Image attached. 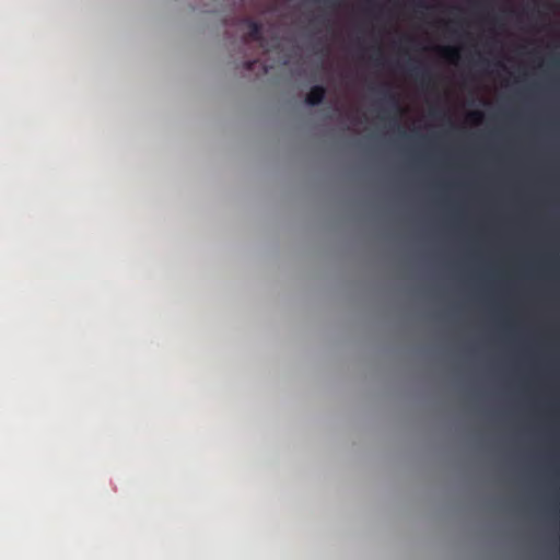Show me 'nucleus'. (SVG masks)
Wrapping results in <instances>:
<instances>
[{
  "label": "nucleus",
  "mask_w": 560,
  "mask_h": 560,
  "mask_svg": "<svg viewBox=\"0 0 560 560\" xmlns=\"http://www.w3.org/2000/svg\"><path fill=\"white\" fill-rule=\"evenodd\" d=\"M241 23L247 26V32L243 35L242 42L244 45L250 40L258 42L262 48H265V39L262 36V25L249 18H244Z\"/></svg>",
  "instance_id": "nucleus-1"
},
{
  "label": "nucleus",
  "mask_w": 560,
  "mask_h": 560,
  "mask_svg": "<svg viewBox=\"0 0 560 560\" xmlns=\"http://www.w3.org/2000/svg\"><path fill=\"white\" fill-rule=\"evenodd\" d=\"M326 95V89L323 85H314L305 97V103L310 106L319 105Z\"/></svg>",
  "instance_id": "nucleus-2"
},
{
  "label": "nucleus",
  "mask_w": 560,
  "mask_h": 560,
  "mask_svg": "<svg viewBox=\"0 0 560 560\" xmlns=\"http://www.w3.org/2000/svg\"><path fill=\"white\" fill-rule=\"evenodd\" d=\"M409 72L417 81L421 83L422 86H429L431 82V75L425 69L411 65L409 66Z\"/></svg>",
  "instance_id": "nucleus-3"
},
{
  "label": "nucleus",
  "mask_w": 560,
  "mask_h": 560,
  "mask_svg": "<svg viewBox=\"0 0 560 560\" xmlns=\"http://www.w3.org/2000/svg\"><path fill=\"white\" fill-rule=\"evenodd\" d=\"M441 56L447 61L455 63L459 59V50L456 47L445 46L440 49Z\"/></svg>",
  "instance_id": "nucleus-4"
},
{
  "label": "nucleus",
  "mask_w": 560,
  "mask_h": 560,
  "mask_svg": "<svg viewBox=\"0 0 560 560\" xmlns=\"http://www.w3.org/2000/svg\"><path fill=\"white\" fill-rule=\"evenodd\" d=\"M384 94H385V101L390 106V108L396 114L400 113L401 108H400L397 97L393 93H390L387 89L384 91Z\"/></svg>",
  "instance_id": "nucleus-5"
},
{
  "label": "nucleus",
  "mask_w": 560,
  "mask_h": 560,
  "mask_svg": "<svg viewBox=\"0 0 560 560\" xmlns=\"http://www.w3.org/2000/svg\"><path fill=\"white\" fill-rule=\"evenodd\" d=\"M260 63L258 59H255V60H247V61H244L243 62V67L245 70L247 71H253L255 66Z\"/></svg>",
  "instance_id": "nucleus-6"
},
{
  "label": "nucleus",
  "mask_w": 560,
  "mask_h": 560,
  "mask_svg": "<svg viewBox=\"0 0 560 560\" xmlns=\"http://www.w3.org/2000/svg\"><path fill=\"white\" fill-rule=\"evenodd\" d=\"M469 118H470L474 122L479 124V122L481 121V119H482V113H481V112H477V110H476V112H471V113L469 114Z\"/></svg>",
  "instance_id": "nucleus-7"
},
{
  "label": "nucleus",
  "mask_w": 560,
  "mask_h": 560,
  "mask_svg": "<svg viewBox=\"0 0 560 560\" xmlns=\"http://www.w3.org/2000/svg\"><path fill=\"white\" fill-rule=\"evenodd\" d=\"M555 254H556L555 247L551 245L545 247L542 250V255L548 258H552L555 256Z\"/></svg>",
  "instance_id": "nucleus-8"
},
{
  "label": "nucleus",
  "mask_w": 560,
  "mask_h": 560,
  "mask_svg": "<svg viewBox=\"0 0 560 560\" xmlns=\"http://www.w3.org/2000/svg\"><path fill=\"white\" fill-rule=\"evenodd\" d=\"M260 67H261V73L267 74L269 71V67L265 63H260Z\"/></svg>",
  "instance_id": "nucleus-9"
},
{
  "label": "nucleus",
  "mask_w": 560,
  "mask_h": 560,
  "mask_svg": "<svg viewBox=\"0 0 560 560\" xmlns=\"http://www.w3.org/2000/svg\"><path fill=\"white\" fill-rule=\"evenodd\" d=\"M417 7L419 8H427L425 3L423 1L417 2Z\"/></svg>",
  "instance_id": "nucleus-10"
},
{
  "label": "nucleus",
  "mask_w": 560,
  "mask_h": 560,
  "mask_svg": "<svg viewBox=\"0 0 560 560\" xmlns=\"http://www.w3.org/2000/svg\"><path fill=\"white\" fill-rule=\"evenodd\" d=\"M380 60H381V58H375V59H374V61H375L376 63H380Z\"/></svg>",
  "instance_id": "nucleus-11"
},
{
  "label": "nucleus",
  "mask_w": 560,
  "mask_h": 560,
  "mask_svg": "<svg viewBox=\"0 0 560 560\" xmlns=\"http://www.w3.org/2000/svg\"><path fill=\"white\" fill-rule=\"evenodd\" d=\"M468 280H469V281H472L474 279H472V278H469Z\"/></svg>",
  "instance_id": "nucleus-12"
},
{
  "label": "nucleus",
  "mask_w": 560,
  "mask_h": 560,
  "mask_svg": "<svg viewBox=\"0 0 560 560\" xmlns=\"http://www.w3.org/2000/svg\"><path fill=\"white\" fill-rule=\"evenodd\" d=\"M497 283H498V284H501L502 282H501V281H498Z\"/></svg>",
  "instance_id": "nucleus-13"
}]
</instances>
